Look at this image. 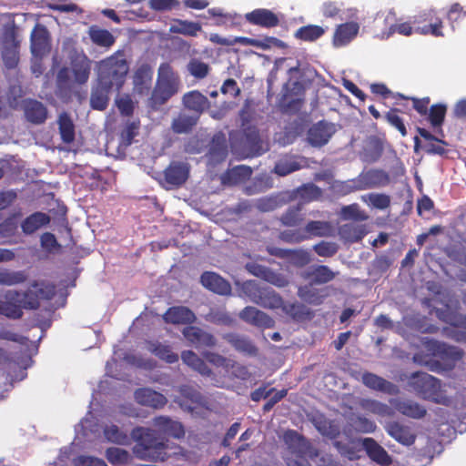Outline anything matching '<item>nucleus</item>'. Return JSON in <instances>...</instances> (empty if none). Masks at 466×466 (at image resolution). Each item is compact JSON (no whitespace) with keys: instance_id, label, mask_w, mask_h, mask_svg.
Wrapping results in <instances>:
<instances>
[{"instance_id":"4d7b16f0","label":"nucleus","mask_w":466,"mask_h":466,"mask_svg":"<svg viewBox=\"0 0 466 466\" xmlns=\"http://www.w3.org/2000/svg\"><path fill=\"white\" fill-rule=\"evenodd\" d=\"M203 357L210 364L218 368H223L226 371H228L229 370L233 369L236 366V361L231 360L216 352H204Z\"/></svg>"},{"instance_id":"774afa93","label":"nucleus","mask_w":466,"mask_h":466,"mask_svg":"<svg viewBox=\"0 0 466 466\" xmlns=\"http://www.w3.org/2000/svg\"><path fill=\"white\" fill-rule=\"evenodd\" d=\"M300 168L301 165L298 161L282 159L276 163L274 172L279 176L284 177Z\"/></svg>"},{"instance_id":"e2e57ef3","label":"nucleus","mask_w":466,"mask_h":466,"mask_svg":"<svg viewBox=\"0 0 466 466\" xmlns=\"http://www.w3.org/2000/svg\"><path fill=\"white\" fill-rule=\"evenodd\" d=\"M104 435L108 441L113 443L126 444L128 441L127 434L120 431V429L114 424L105 427Z\"/></svg>"},{"instance_id":"72a5a7b5","label":"nucleus","mask_w":466,"mask_h":466,"mask_svg":"<svg viewBox=\"0 0 466 466\" xmlns=\"http://www.w3.org/2000/svg\"><path fill=\"white\" fill-rule=\"evenodd\" d=\"M209 162L214 165L223 162L228 156V146L224 136L213 137L207 154Z\"/></svg>"},{"instance_id":"c9c22d12","label":"nucleus","mask_w":466,"mask_h":466,"mask_svg":"<svg viewBox=\"0 0 466 466\" xmlns=\"http://www.w3.org/2000/svg\"><path fill=\"white\" fill-rule=\"evenodd\" d=\"M337 273L332 271L326 265L315 266L311 270L304 272L302 277L305 279H311L310 281L316 285L326 284L333 280Z\"/></svg>"},{"instance_id":"6e6d98bb","label":"nucleus","mask_w":466,"mask_h":466,"mask_svg":"<svg viewBox=\"0 0 466 466\" xmlns=\"http://www.w3.org/2000/svg\"><path fill=\"white\" fill-rule=\"evenodd\" d=\"M106 457L112 464L126 465L128 464L131 460V456L127 451L116 447L107 448Z\"/></svg>"},{"instance_id":"9b49d317","label":"nucleus","mask_w":466,"mask_h":466,"mask_svg":"<svg viewBox=\"0 0 466 466\" xmlns=\"http://www.w3.org/2000/svg\"><path fill=\"white\" fill-rule=\"evenodd\" d=\"M390 175L386 171L378 168L363 170L357 177L360 190L386 187L390 184Z\"/></svg>"},{"instance_id":"052dcab7","label":"nucleus","mask_w":466,"mask_h":466,"mask_svg":"<svg viewBox=\"0 0 466 466\" xmlns=\"http://www.w3.org/2000/svg\"><path fill=\"white\" fill-rule=\"evenodd\" d=\"M447 106L443 104L432 105L428 111V119L432 127H441L445 119Z\"/></svg>"},{"instance_id":"2f4dec72","label":"nucleus","mask_w":466,"mask_h":466,"mask_svg":"<svg viewBox=\"0 0 466 466\" xmlns=\"http://www.w3.org/2000/svg\"><path fill=\"white\" fill-rule=\"evenodd\" d=\"M146 344L150 353L168 364L176 363L179 359L178 355L172 351V348L168 344H163L157 340H147Z\"/></svg>"},{"instance_id":"f03ea898","label":"nucleus","mask_w":466,"mask_h":466,"mask_svg":"<svg viewBox=\"0 0 466 466\" xmlns=\"http://www.w3.org/2000/svg\"><path fill=\"white\" fill-rule=\"evenodd\" d=\"M96 79L119 92L125 85L129 65L124 51L118 50L96 64Z\"/></svg>"},{"instance_id":"f8f14e48","label":"nucleus","mask_w":466,"mask_h":466,"mask_svg":"<svg viewBox=\"0 0 466 466\" xmlns=\"http://www.w3.org/2000/svg\"><path fill=\"white\" fill-rule=\"evenodd\" d=\"M182 334L187 341L196 348H213L217 345V339L213 334L192 324L185 327L182 330Z\"/></svg>"},{"instance_id":"49530a36","label":"nucleus","mask_w":466,"mask_h":466,"mask_svg":"<svg viewBox=\"0 0 466 466\" xmlns=\"http://www.w3.org/2000/svg\"><path fill=\"white\" fill-rule=\"evenodd\" d=\"M89 36L95 45L103 47H110L116 41L114 35L108 30L101 29L97 26L90 27Z\"/></svg>"},{"instance_id":"cd10ccee","label":"nucleus","mask_w":466,"mask_h":466,"mask_svg":"<svg viewBox=\"0 0 466 466\" xmlns=\"http://www.w3.org/2000/svg\"><path fill=\"white\" fill-rule=\"evenodd\" d=\"M200 282L206 289L219 295H228L231 292L228 281L215 272H204L200 277Z\"/></svg>"},{"instance_id":"473e14b6","label":"nucleus","mask_w":466,"mask_h":466,"mask_svg":"<svg viewBox=\"0 0 466 466\" xmlns=\"http://www.w3.org/2000/svg\"><path fill=\"white\" fill-rule=\"evenodd\" d=\"M183 105L186 108L194 112V116L199 115L208 106V99L198 90L186 93L182 98Z\"/></svg>"},{"instance_id":"4468645a","label":"nucleus","mask_w":466,"mask_h":466,"mask_svg":"<svg viewBox=\"0 0 466 466\" xmlns=\"http://www.w3.org/2000/svg\"><path fill=\"white\" fill-rule=\"evenodd\" d=\"M245 20L250 25L263 28H273L279 25V18L273 11L257 8L245 15Z\"/></svg>"},{"instance_id":"bb28decb","label":"nucleus","mask_w":466,"mask_h":466,"mask_svg":"<svg viewBox=\"0 0 466 466\" xmlns=\"http://www.w3.org/2000/svg\"><path fill=\"white\" fill-rule=\"evenodd\" d=\"M361 442L363 449L371 461L382 466H388L391 464V457L388 454L386 450L380 446L374 439L364 438Z\"/></svg>"},{"instance_id":"bf43d9fd","label":"nucleus","mask_w":466,"mask_h":466,"mask_svg":"<svg viewBox=\"0 0 466 466\" xmlns=\"http://www.w3.org/2000/svg\"><path fill=\"white\" fill-rule=\"evenodd\" d=\"M31 288L35 289L41 300H50L56 294V286L45 281L35 280L31 283Z\"/></svg>"},{"instance_id":"3c124183","label":"nucleus","mask_w":466,"mask_h":466,"mask_svg":"<svg viewBox=\"0 0 466 466\" xmlns=\"http://www.w3.org/2000/svg\"><path fill=\"white\" fill-rule=\"evenodd\" d=\"M339 232L341 236L351 242H358L361 240L367 234V229L364 225H356L353 223L343 225Z\"/></svg>"},{"instance_id":"58836bf2","label":"nucleus","mask_w":466,"mask_h":466,"mask_svg":"<svg viewBox=\"0 0 466 466\" xmlns=\"http://www.w3.org/2000/svg\"><path fill=\"white\" fill-rule=\"evenodd\" d=\"M304 220L303 203L289 207L279 218L280 223L286 227L300 226Z\"/></svg>"},{"instance_id":"20e7f679","label":"nucleus","mask_w":466,"mask_h":466,"mask_svg":"<svg viewBox=\"0 0 466 466\" xmlns=\"http://www.w3.org/2000/svg\"><path fill=\"white\" fill-rule=\"evenodd\" d=\"M424 346L432 357L438 359L431 362L426 361L432 371L451 370L463 357V351L459 348L435 339H427Z\"/></svg>"},{"instance_id":"2eb2a0df","label":"nucleus","mask_w":466,"mask_h":466,"mask_svg":"<svg viewBox=\"0 0 466 466\" xmlns=\"http://www.w3.org/2000/svg\"><path fill=\"white\" fill-rule=\"evenodd\" d=\"M226 340L236 351L247 355L256 356L258 348L253 341L246 335L237 332H228L222 335Z\"/></svg>"},{"instance_id":"dca6fc26","label":"nucleus","mask_w":466,"mask_h":466,"mask_svg":"<svg viewBox=\"0 0 466 466\" xmlns=\"http://www.w3.org/2000/svg\"><path fill=\"white\" fill-rule=\"evenodd\" d=\"M116 89L108 85H104L98 79H96L92 86L90 95V106L95 110H105L109 103L110 95Z\"/></svg>"},{"instance_id":"338daca9","label":"nucleus","mask_w":466,"mask_h":466,"mask_svg":"<svg viewBox=\"0 0 466 466\" xmlns=\"http://www.w3.org/2000/svg\"><path fill=\"white\" fill-rule=\"evenodd\" d=\"M296 192L300 198L306 200L307 202L316 200L321 195L320 188L313 183L300 186L297 188Z\"/></svg>"},{"instance_id":"6e6552de","label":"nucleus","mask_w":466,"mask_h":466,"mask_svg":"<svg viewBox=\"0 0 466 466\" xmlns=\"http://www.w3.org/2000/svg\"><path fill=\"white\" fill-rule=\"evenodd\" d=\"M414 33L435 37L444 36L443 22L433 9L420 12L413 17Z\"/></svg>"},{"instance_id":"a18cd8bd","label":"nucleus","mask_w":466,"mask_h":466,"mask_svg":"<svg viewBox=\"0 0 466 466\" xmlns=\"http://www.w3.org/2000/svg\"><path fill=\"white\" fill-rule=\"evenodd\" d=\"M326 30L320 25H308L299 27L294 34V36L304 42H314L320 38Z\"/></svg>"},{"instance_id":"b1692460","label":"nucleus","mask_w":466,"mask_h":466,"mask_svg":"<svg viewBox=\"0 0 466 466\" xmlns=\"http://www.w3.org/2000/svg\"><path fill=\"white\" fill-rule=\"evenodd\" d=\"M385 431L399 443L410 446L416 441V434L412 432L411 429L399 421H390L385 425Z\"/></svg>"},{"instance_id":"680f3d73","label":"nucleus","mask_w":466,"mask_h":466,"mask_svg":"<svg viewBox=\"0 0 466 466\" xmlns=\"http://www.w3.org/2000/svg\"><path fill=\"white\" fill-rule=\"evenodd\" d=\"M0 315H4L10 319H19L23 317L24 312L19 305L7 299L6 301H0Z\"/></svg>"},{"instance_id":"393cba45","label":"nucleus","mask_w":466,"mask_h":466,"mask_svg":"<svg viewBox=\"0 0 466 466\" xmlns=\"http://www.w3.org/2000/svg\"><path fill=\"white\" fill-rule=\"evenodd\" d=\"M359 30L360 26L356 22H347L339 25L332 37V45L335 47L347 46L357 36Z\"/></svg>"},{"instance_id":"c03bdc74","label":"nucleus","mask_w":466,"mask_h":466,"mask_svg":"<svg viewBox=\"0 0 466 466\" xmlns=\"http://www.w3.org/2000/svg\"><path fill=\"white\" fill-rule=\"evenodd\" d=\"M243 127L245 145L255 154H261V138L258 129L255 126H245Z\"/></svg>"},{"instance_id":"864d4df0","label":"nucleus","mask_w":466,"mask_h":466,"mask_svg":"<svg viewBox=\"0 0 466 466\" xmlns=\"http://www.w3.org/2000/svg\"><path fill=\"white\" fill-rule=\"evenodd\" d=\"M91 72V62L85 56L84 59L76 63L73 66V74L76 82L85 84L87 82Z\"/></svg>"},{"instance_id":"0eeeda50","label":"nucleus","mask_w":466,"mask_h":466,"mask_svg":"<svg viewBox=\"0 0 466 466\" xmlns=\"http://www.w3.org/2000/svg\"><path fill=\"white\" fill-rule=\"evenodd\" d=\"M305 87L299 81L289 79L283 85L279 99V106L284 113H297L304 103Z\"/></svg>"},{"instance_id":"ddd939ff","label":"nucleus","mask_w":466,"mask_h":466,"mask_svg":"<svg viewBox=\"0 0 466 466\" xmlns=\"http://www.w3.org/2000/svg\"><path fill=\"white\" fill-rule=\"evenodd\" d=\"M30 48L35 56L42 57L50 50V35L47 28L36 24L30 35Z\"/></svg>"},{"instance_id":"aec40b11","label":"nucleus","mask_w":466,"mask_h":466,"mask_svg":"<svg viewBox=\"0 0 466 466\" xmlns=\"http://www.w3.org/2000/svg\"><path fill=\"white\" fill-rule=\"evenodd\" d=\"M166 323L189 326L197 320L195 313L186 306H173L167 309L163 315Z\"/></svg>"},{"instance_id":"423d86ee","label":"nucleus","mask_w":466,"mask_h":466,"mask_svg":"<svg viewBox=\"0 0 466 466\" xmlns=\"http://www.w3.org/2000/svg\"><path fill=\"white\" fill-rule=\"evenodd\" d=\"M284 439L291 450L290 455L286 458L287 466H310L306 456H318V452L312 451L310 443L293 430L286 431Z\"/></svg>"},{"instance_id":"c85d7f7f","label":"nucleus","mask_w":466,"mask_h":466,"mask_svg":"<svg viewBox=\"0 0 466 466\" xmlns=\"http://www.w3.org/2000/svg\"><path fill=\"white\" fill-rule=\"evenodd\" d=\"M23 108L26 120L32 124H43L47 118V108L40 101L35 99L25 100Z\"/></svg>"},{"instance_id":"39448f33","label":"nucleus","mask_w":466,"mask_h":466,"mask_svg":"<svg viewBox=\"0 0 466 466\" xmlns=\"http://www.w3.org/2000/svg\"><path fill=\"white\" fill-rule=\"evenodd\" d=\"M409 385L423 400L438 404H446L448 400L441 390L440 380L426 372L412 373L409 378Z\"/></svg>"},{"instance_id":"f257e3e1","label":"nucleus","mask_w":466,"mask_h":466,"mask_svg":"<svg viewBox=\"0 0 466 466\" xmlns=\"http://www.w3.org/2000/svg\"><path fill=\"white\" fill-rule=\"evenodd\" d=\"M155 430L136 427L131 437L136 444L133 447L135 456L142 461H164L167 458V444L161 435L181 439L185 436L183 425L167 416H158L153 420Z\"/></svg>"},{"instance_id":"7c9ffc66","label":"nucleus","mask_w":466,"mask_h":466,"mask_svg":"<svg viewBox=\"0 0 466 466\" xmlns=\"http://www.w3.org/2000/svg\"><path fill=\"white\" fill-rule=\"evenodd\" d=\"M271 254L276 255L281 258L287 259L291 265L297 268H302L311 261V257L309 251L301 248L298 249H277Z\"/></svg>"},{"instance_id":"4be33fe9","label":"nucleus","mask_w":466,"mask_h":466,"mask_svg":"<svg viewBox=\"0 0 466 466\" xmlns=\"http://www.w3.org/2000/svg\"><path fill=\"white\" fill-rule=\"evenodd\" d=\"M333 132L334 130L329 124L319 121L309 129L307 139L312 147H320L329 142Z\"/></svg>"},{"instance_id":"1a4fd4ad","label":"nucleus","mask_w":466,"mask_h":466,"mask_svg":"<svg viewBox=\"0 0 466 466\" xmlns=\"http://www.w3.org/2000/svg\"><path fill=\"white\" fill-rule=\"evenodd\" d=\"M190 165L184 161H171L163 171L160 184L166 189L178 188L184 185L189 177Z\"/></svg>"},{"instance_id":"09e8293b","label":"nucleus","mask_w":466,"mask_h":466,"mask_svg":"<svg viewBox=\"0 0 466 466\" xmlns=\"http://www.w3.org/2000/svg\"><path fill=\"white\" fill-rule=\"evenodd\" d=\"M350 426L360 433H372L376 431V423L361 415H352L349 420Z\"/></svg>"},{"instance_id":"a211bd4d","label":"nucleus","mask_w":466,"mask_h":466,"mask_svg":"<svg viewBox=\"0 0 466 466\" xmlns=\"http://www.w3.org/2000/svg\"><path fill=\"white\" fill-rule=\"evenodd\" d=\"M5 299L19 305L22 311L23 309H37L40 306V299L37 296V292L31 287L24 292L8 290L5 294Z\"/></svg>"},{"instance_id":"f3484780","label":"nucleus","mask_w":466,"mask_h":466,"mask_svg":"<svg viewBox=\"0 0 466 466\" xmlns=\"http://www.w3.org/2000/svg\"><path fill=\"white\" fill-rule=\"evenodd\" d=\"M239 318L243 321L258 328L270 329L275 325V321L270 316L251 306L244 308L239 313Z\"/></svg>"},{"instance_id":"412c9836","label":"nucleus","mask_w":466,"mask_h":466,"mask_svg":"<svg viewBox=\"0 0 466 466\" xmlns=\"http://www.w3.org/2000/svg\"><path fill=\"white\" fill-rule=\"evenodd\" d=\"M361 380L366 387L377 391L387 393L389 395H397L400 392V389L396 384L371 372H364L362 374Z\"/></svg>"},{"instance_id":"6ab92c4d","label":"nucleus","mask_w":466,"mask_h":466,"mask_svg":"<svg viewBox=\"0 0 466 466\" xmlns=\"http://www.w3.org/2000/svg\"><path fill=\"white\" fill-rule=\"evenodd\" d=\"M252 301L262 308L269 309H280L283 304L282 298L271 288H258L252 295Z\"/></svg>"},{"instance_id":"8fccbe9b","label":"nucleus","mask_w":466,"mask_h":466,"mask_svg":"<svg viewBox=\"0 0 466 466\" xmlns=\"http://www.w3.org/2000/svg\"><path fill=\"white\" fill-rule=\"evenodd\" d=\"M27 279V274L23 270L14 271L7 268H0V285L14 286L24 283Z\"/></svg>"},{"instance_id":"f704fd0d","label":"nucleus","mask_w":466,"mask_h":466,"mask_svg":"<svg viewBox=\"0 0 466 466\" xmlns=\"http://www.w3.org/2000/svg\"><path fill=\"white\" fill-rule=\"evenodd\" d=\"M50 222V217L40 211L34 212L26 217L21 223L22 231L25 235H31Z\"/></svg>"},{"instance_id":"c756f323","label":"nucleus","mask_w":466,"mask_h":466,"mask_svg":"<svg viewBox=\"0 0 466 466\" xmlns=\"http://www.w3.org/2000/svg\"><path fill=\"white\" fill-rule=\"evenodd\" d=\"M390 404L400 413L412 419H421L427 413L423 406L410 400L394 399L390 400Z\"/></svg>"},{"instance_id":"4c0bfd02","label":"nucleus","mask_w":466,"mask_h":466,"mask_svg":"<svg viewBox=\"0 0 466 466\" xmlns=\"http://www.w3.org/2000/svg\"><path fill=\"white\" fill-rule=\"evenodd\" d=\"M57 125L62 141L66 144L72 143L76 137V127L67 112L59 114Z\"/></svg>"},{"instance_id":"69168bd1","label":"nucleus","mask_w":466,"mask_h":466,"mask_svg":"<svg viewBox=\"0 0 466 466\" xmlns=\"http://www.w3.org/2000/svg\"><path fill=\"white\" fill-rule=\"evenodd\" d=\"M187 70L191 76L198 79L205 78L209 73V66L197 58H192L187 66Z\"/></svg>"},{"instance_id":"79ce46f5","label":"nucleus","mask_w":466,"mask_h":466,"mask_svg":"<svg viewBox=\"0 0 466 466\" xmlns=\"http://www.w3.org/2000/svg\"><path fill=\"white\" fill-rule=\"evenodd\" d=\"M198 120V116L180 113L173 119L171 127L176 134H187L197 125Z\"/></svg>"},{"instance_id":"de8ad7c7","label":"nucleus","mask_w":466,"mask_h":466,"mask_svg":"<svg viewBox=\"0 0 466 466\" xmlns=\"http://www.w3.org/2000/svg\"><path fill=\"white\" fill-rule=\"evenodd\" d=\"M309 239L312 237H327L330 235L331 227L327 221L312 220L306 224L303 228Z\"/></svg>"},{"instance_id":"0e129e2a","label":"nucleus","mask_w":466,"mask_h":466,"mask_svg":"<svg viewBox=\"0 0 466 466\" xmlns=\"http://www.w3.org/2000/svg\"><path fill=\"white\" fill-rule=\"evenodd\" d=\"M282 310L293 319L300 320L303 319L309 312L306 307L300 303H284L280 307Z\"/></svg>"},{"instance_id":"ea45409f","label":"nucleus","mask_w":466,"mask_h":466,"mask_svg":"<svg viewBox=\"0 0 466 466\" xmlns=\"http://www.w3.org/2000/svg\"><path fill=\"white\" fill-rule=\"evenodd\" d=\"M202 31V26L198 22L188 20L175 19L174 24L170 25L169 32L172 34H180L187 36H197Z\"/></svg>"},{"instance_id":"13d9d810","label":"nucleus","mask_w":466,"mask_h":466,"mask_svg":"<svg viewBox=\"0 0 466 466\" xmlns=\"http://www.w3.org/2000/svg\"><path fill=\"white\" fill-rule=\"evenodd\" d=\"M139 128V121L127 122L120 132L121 144L125 147L130 146L135 137L138 135Z\"/></svg>"},{"instance_id":"9d476101","label":"nucleus","mask_w":466,"mask_h":466,"mask_svg":"<svg viewBox=\"0 0 466 466\" xmlns=\"http://www.w3.org/2000/svg\"><path fill=\"white\" fill-rule=\"evenodd\" d=\"M154 70L146 60H139L132 76L133 94L147 96L152 88Z\"/></svg>"},{"instance_id":"5701e85b","label":"nucleus","mask_w":466,"mask_h":466,"mask_svg":"<svg viewBox=\"0 0 466 466\" xmlns=\"http://www.w3.org/2000/svg\"><path fill=\"white\" fill-rule=\"evenodd\" d=\"M311 281L309 284L298 288V296L308 304L319 306L329 296L328 287L315 288Z\"/></svg>"},{"instance_id":"e433bc0d","label":"nucleus","mask_w":466,"mask_h":466,"mask_svg":"<svg viewBox=\"0 0 466 466\" xmlns=\"http://www.w3.org/2000/svg\"><path fill=\"white\" fill-rule=\"evenodd\" d=\"M181 359L186 365L198 371L202 376L209 377L213 374L206 361L199 358L193 350L182 351Z\"/></svg>"},{"instance_id":"603ef678","label":"nucleus","mask_w":466,"mask_h":466,"mask_svg":"<svg viewBox=\"0 0 466 466\" xmlns=\"http://www.w3.org/2000/svg\"><path fill=\"white\" fill-rule=\"evenodd\" d=\"M286 203V199L281 196H270L258 199L256 207L261 212H269L281 208Z\"/></svg>"},{"instance_id":"37998d69","label":"nucleus","mask_w":466,"mask_h":466,"mask_svg":"<svg viewBox=\"0 0 466 466\" xmlns=\"http://www.w3.org/2000/svg\"><path fill=\"white\" fill-rule=\"evenodd\" d=\"M232 41H234V45L236 43H240L243 45H250V46H256V47L261 48V49H268L272 46H276V47L284 46L283 41L277 37H274V36H267L262 40L252 39V38L241 36V37H236Z\"/></svg>"},{"instance_id":"a19ab883","label":"nucleus","mask_w":466,"mask_h":466,"mask_svg":"<svg viewBox=\"0 0 466 466\" xmlns=\"http://www.w3.org/2000/svg\"><path fill=\"white\" fill-rule=\"evenodd\" d=\"M360 406L363 410L380 417H391L394 415V410L391 407L377 400L362 399L360 401Z\"/></svg>"},{"instance_id":"7ed1b4c3","label":"nucleus","mask_w":466,"mask_h":466,"mask_svg":"<svg viewBox=\"0 0 466 466\" xmlns=\"http://www.w3.org/2000/svg\"><path fill=\"white\" fill-rule=\"evenodd\" d=\"M181 80L177 72L168 63H162L158 68L157 84L148 97V106L158 109L173 96L178 93Z\"/></svg>"},{"instance_id":"5fc2aeb1","label":"nucleus","mask_w":466,"mask_h":466,"mask_svg":"<svg viewBox=\"0 0 466 466\" xmlns=\"http://www.w3.org/2000/svg\"><path fill=\"white\" fill-rule=\"evenodd\" d=\"M368 205L377 209H386L390 205V198L383 193H369L361 197Z\"/></svg>"},{"instance_id":"a878e982","label":"nucleus","mask_w":466,"mask_h":466,"mask_svg":"<svg viewBox=\"0 0 466 466\" xmlns=\"http://www.w3.org/2000/svg\"><path fill=\"white\" fill-rule=\"evenodd\" d=\"M134 396L137 403L154 409H161L167 402V398L162 393L149 388L137 389Z\"/></svg>"}]
</instances>
